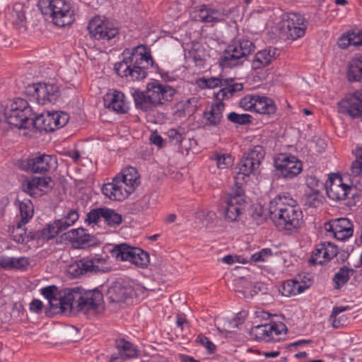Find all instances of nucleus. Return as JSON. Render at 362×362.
I'll return each instance as SVG.
<instances>
[{
  "mask_svg": "<svg viewBox=\"0 0 362 362\" xmlns=\"http://www.w3.org/2000/svg\"><path fill=\"white\" fill-rule=\"evenodd\" d=\"M309 287L305 283L300 282L295 279L288 280L283 283L281 292L283 296H296L305 291Z\"/></svg>",
  "mask_w": 362,
  "mask_h": 362,
  "instance_id": "nucleus-32",
  "label": "nucleus"
},
{
  "mask_svg": "<svg viewBox=\"0 0 362 362\" xmlns=\"http://www.w3.org/2000/svg\"><path fill=\"white\" fill-rule=\"evenodd\" d=\"M128 290L119 284L112 286L107 292L110 303L119 304V305L124 303L129 298Z\"/></svg>",
  "mask_w": 362,
  "mask_h": 362,
  "instance_id": "nucleus-30",
  "label": "nucleus"
},
{
  "mask_svg": "<svg viewBox=\"0 0 362 362\" xmlns=\"http://www.w3.org/2000/svg\"><path fill=\"white\" fill-rule=\"evenodd\" d=\"M269 211L279 230L294 231L303 223L302 211L296 205L295 200L288 196L279 194L272 199Z\"/></svg>",
  "mask_w": 362,
  "mask_h": 362,
  "instance_id": "nucleus-3",
  "label": "nucleus"
},
{
  "mask_svg": "<svg viewBox=\"0 0 362 362\" xmlns=\"http://www.w3.org/2000/svg\"><path fill=\"white\" fill-rule=\"evenodd\" d=\"M274 166L279 176L286 179H292L297 176L303 169V164L296 156L281 153L274 160Z\"/></svg>",
  "mask_w": 362,
  "mask_h": 362,
  "instance_id": "nucleus-12",
  "label": "nucleus"
},
{
  "mask_svg": "<svg viewBox=\"0 0 362 362\" xmlns=\"http://www.w3.org/2000/svg\"><path fill=\"white\" fill-rule=\"evenodd\" d=\"M325 228L332 232L334 237L339 240H345L353 235V224L346 218H341L327 222Z\"/></svg>",
  "mask_w": 362,
  "mask_h": 362,
  "instance_id": "nucleus-21",
  "label": "nucleus"
},
{
  "mask_svg": "<svg viewBox=\"0 0 362 362\" xmlns=\"http://www.w3.org/2000/svg\"><path fill=\"white\" fill-rule=\"evenodd\" d=\"M132 194L140 185V176L137 170L132 166L125 168L116 176Z\"/></svg>",
  "mask_w": 362,
  "mask_h": 362,
  "instance_id": "nucleus-24",
  "label": "nucleus"
},
{
  "mask_svg": "<svg viewBox=\"0 0 362 362\" xmlns=\"http://www.w3.org/2000/svg\"><path fill=\"white\" fill-rule=\"evenodd\" d=\"M65 299L66 315L81 312L86 315L95 313L102 307L103 293L98 289L86 290L81 287L69 288Z\"/></svg>",
  "mask_w": 362,
  "mask_h": 362,
  "instance_id": "nucleus-4",
  "label": "nucleus"
},
{
  "mask_svg": "<svg viewBox=\"0 0 362 362\" xmlns=\"http://www.w3.org/2000/svg\"><path fill=\"white\" fill-rule=\"evenodd\" d=\"M224 108L225 104L223 102H218L213 104L209 111H205L203 116L205 120L204 127H217L221 122Z\"/></svg>",
  "mask_w": 362,
  "mask_h": 362,
  "instance_id": "nucleus-26",
  "label": "nucleus"
},
{
  "mask_svg": "<svg viewBox=\"0 0 362 362\" xmlns=\"http://www.w3.org/2000/svg\"><path fill=\"white\" fill-rule=\"evenodd\" d=\"M332 321V327L334 328H339L341 326H343L346 322V318L344 316L333 317L332 319H329Z\"/></svg>",
  "mask_w": 362,
  "mask_h": 362,
  "instance_id": "nucleus-63",
  "label": "nucleus"
},
{
  "mask_svg": "<svg viewBox=\"0 0 362 362\" xmlns=\"http://www.w3.org/2000/svg\"><path fill=\"white\" fill-rule=\"evenodd\" d=\"M8 18L13 25L23 26L25 21V11L23 5L21 4H15L9 13Z\"/></svg>",
  "mask_w": 362,
  "mask_h": 362,
  "instance_id": "nucleus-42",
  "label": "nucleus"
},
{
  "mask_svg": "<svg viewBox=\"0 0 362 362\" xmlns=\"http://www.w3.org/2000/svg\"><path fill=\"white\" fill-rule=\"evenodd\" d=\"M124 95L120 91L115 90L104 97V105L117 113H124L128 108L124 100Z\"/></svg>",
  "mask_w": 362,
  "mask_h": 362,
  "instance_id": "nucleus-25",
  "label": "nucleus"
},
{
  "mask_svg": "<svg viewBox=\"0 0 362 362\" xmlns=\"http://www.w3.org/2000/svg\"><path fill=\"white\" fill-rule=\"evenodd\" d=\"M347 76L349 81L362 82V54L355 57L350 62Z\"/></svg>",
  "mask_w": 362,
  "mask_h": 362,
  "instance_id": "nucleus-34",
  "label": "nucleus"
},
{
  "mask_svg": "<svg viewBox=\"0 0 362 362\" xmlns=\"http://www.w3.org/2000/svg\"><path fill=\"white\" fill-rule=\"evenodd\" d=\"M286 329L284 324H264L251 328L250 336L256 341L269 342L278 340L279 335Z\"/></svg>",
  "mask_w": 362,
  "mask_h": 362,
  "instance_id": "nucleus-18",
  "label": "nucleus"
},
{
  "mask_svg": "<svg viewBox=\"0 0 362 362\" xmlns=\"http://www.w3.org/2000/svg\"><path fill=\"white\" fill-rule=\"evenodd\" d=\"M255 45L249 40L242 39L229 45L220 57L223 68H233L242 64L245 58L255 51Z\"/></svg>",
  "mask_w": 362,
  "mask_h": 362,
  "instance_id": "nucleus-7",
  "label": "nucleus"
},
{
  "mask_svg": "<svg viewBox=\"0 0 362 362\" xmlns=\"http://www.w3.org/2000/svg\"><path fill=\"white\" fill-rule=\"evenodd\" d=\"M355 191L353 187L345 184L342 177L338 175L330 176L329 184H327L326 187L327 197L334 202L343 201L350 197H354Z\"/></svg>",
  "mask_w": 362,
  "mask_h": 362,
  "instance_id": "nucleus-14",
  "label": "nucleus"
},
{
  "mask_svg": "<svg viewBox=\"0 0 362 362\" xmlns=\"http://www.w3.org/2000/svg\"><path fill=\"white\" fill-rule=\"evenodd\" d=\"M19 210L21 218L18 221L21 222L22 224H26L33 215V209L31 202H21L20 204Z\"/></svg>",
  "mask_w": 362,
  "mask_h": 362,
  "instance_id": "nucleus-46",
  "label": "nucleus"
},
{
  "mask_svg": "<svg viewBox=\"0 0 362 362\" xmlns=\"http://www.w3.org/2000/svg\"><path fill=\"white\" fill-rule=\"evenodd\" d=\"M353 269L346 267H341L339 271L333 276L332 281L334 284L335 289L341 288L350 279L351 276L354 274Z\"/></svg>",
  "mask_w": 362,
  "mask_h": 362,
  "instance_id": "nucleus-37",
  "label": "nucleus"
},
{
  "mask_svg": "<svg viewBox=\"0 0 362 362\" xmlns=\"http://www.w3.org/2000/svg\"><path fill=\"white\" fill-rule=\"evenodd\" d=\"M307 27V21L298 13H288L283 17L281 31L288 39L295 40L303 37Z\"/></svg>",
  "mask_w": 362,
  "mask_h": 362,
  "instance_id": "nucleus-10",
  "label": "nucleus"
},
{
  "mask_svg": "<svg viewBox=\"0 0 362 362\" xmlns=\"http://www.w3.org/2000/svg\"><path fill=\"white\" fill-rule=\"evenodd\" d=\"M272 251L270 248H264L260 251L251 255L250 259L254 262H260L266 261L272 257Z\"/></svg>",
  "mask_w": 362,
  "mask_h": 362,
  "instance_id": "nucleus-55",
  "label": "nucleus"
},
{
  "mask_svg": "<svg viewBox=\"0 0 362 362\" xmlns=\"http://www.w3.org/2000/svg\"><path fill=\"white\" fill-rule=\"evenodd\" d=\"M70 240L80 247L90 245L91 236L83 228L72 229L69 232Z\"/></svg>",
  "mask_w": 362,
  "mask_h": 362,
  "instance_id": "nucleus-39",
  "label": "nucleus"
},
{
  "mask_svg": "<svg viewBox=\"0 0 362 362\" xmlns=\"http://www.w3.org/2000/svg\"><path fill=\"white\" fill-rule=\"evenodd\" d=\"M319 189L306 190L304 195V204L309 207H317L321 200L319 197Z\"/></svg>",
  "mask_w": 362,
  "mask_h": 362,
  "instance_id": "nucleus-45",
  "label": "nucleus"
},
{
  "mask_svg": "<svg viewBox=\"0 0 362 362\" xmlns=\"http://www.w3.org/2000/svg\"><path fill=\"white\" fill-rule=\"evenodd\" d=\"M21 222L17 221L16 225L13 228L11 232L12 239L18 243H24L29 240V237L27 235L24 226Z\"/></svg>",
  "mask_w": 362,
  "mask_h": 362,
  "instance_id": "nucleus-43",
  "label": "nucleus"
},
{
  "mask_svg": "<svg viewBox=\"0 0 362 362\" xmlns=\"http://www.w3.org/2000/svg\"><path fill=\"white\" fill-rule=\"evenodd\" d=\"M111 252L117 260L128 261L136 267L144 268L149 263V255L146 252L126 243L115 245Z\"/></svg>",
  "mask_w": 362,
  "mask_h": 362,
  "instance_id": "nucleus-9",
  "label": "nucleus"
},
{
  "mask_svg": "<svg viewBox=\"0 0 362 362\" xmlns=\"http://www.w3.org/2000/svg\"><path fill=\"white\" fill-rule=\"evenodd\" d=\"M238 172L237 173L236 179H243L245 177H248L250 174H252L257 168H258L254 163L250 161L245 156L240 160L238 164Z\"/></svg>",
  "mask_w": 362,
  "mask_h": 362,
  "instance_id": "nucleus-40",
  "label": "nucleus"
},
{
  "mask_svg": "<svg viewBox=\"0 0 362 362\" xmlns=\"http://www.w3.org/2000/svg\"><path fill=\"white\" fill-rule=\"evenodd\" d=\"M8 124L18 129L34 127L40 131L48 130L47 112L36 115L28 101L18 98L6 105H0V124Z\"/></svg>",
  "mask_w": 362,
  "mask_h": 362,
  "instance_id": "nucleus-1",
  "label": "nucleus"
},
{
  "mask_svg": "<svg viewBox=\"0 0 362 362\" xmlns=\"http://www.w3.org/2000/svg\"><path fill=\"white\" fill-rule=\"evenodd\" d=\"M55 222L57 225L59 226L58 228L60 233L66 230L69 227L72 226V224L69 223L68 220L65 218L62 219L55 220Z\"/></svg>",
  "mask_w": 362,
  "mask_h": 362,
  "instance_id": "nucleus-62",
  "label": "nucleus"
},
{
  "mask_svg": "<svg viewBox=\"0 0 362 362\" xmlns=\"http://www.w3.org/2000/svg\"><path fill=\"white\" fill-rule=\"evenodd\" d=\"M122 62L115 64L117 75L129 81H141L147 76V70L153 66V60L149 49L139 45L132 49H125Z\"/></svg>",
  "mask_w": 362,
  "mask_h": 362,
  "instance_id": "nucleus-2",
  "label": "nucleus"
},
{
  "mask_svg": "<svg viewBox=\"0 0 362 362\" xmlns=\"http://www.w3.org/2000/svg\"><path fill=\"white\" fill-rule=\"evenodd\" d=\"M166 135L169 139V141L173 144H180L184 139L185 134L183 129H170L166 132Z\"/></svg>",
  "mask_w": 362,
  "mask_h": 362,
  "instance_id": "nucleus-51",
  "label": "nucleus"
},
{
  "mask_svg": "<svg viewBox=\"0 0 362 362\" xmlns=\"http://www.w3.org/2000/svg\"><path fill=\"white\" fill-rule=\"evenodd\" d=\"M255 111L259 114H273L276 111V105L272 99L257 95Z\"/></svg>",
  "mask_w": 362,
  "mask_h": 362,
  "instance_id": "nucleus-35",
  "label": "nucleus"
},
{
  "mask_svg": "<svg viewBox=\"0 0 362 362\" xmlns=\"http://www.w3.org/2000/svg\"><path fill=\"white\" fill-rule=\"evenodd\" d=\"M78 217L79 215L77 211L75 209H71L69 211L64 218L68 220L69 223L74 225L75 222L78 219Z\"/></svg>",
  "mask_w": 362,
  "mask_h": 362,
  "instance_id": "nucleus-61",
  "label": "nucleus"
},
{
  "mask_svg": "<svg viewBox=\"0 0 362 362\" xmlns=\"http://www.w3.org/2000/svg\"><path fill=\"white\" fill-rule=\"evenodd\" d=\"M150 141L154 145L158 147H161L163 145V139L160 135H158L156 132H153L151 134L150 136Z\"/></svg>",
  "mask_w": 362,
  "mask_h": 362,
  "instance_id": "nucleus-64",
  "label": "nucleus"
},
{
  "mask_svg": "<svg viewBox=\"0 0 362 362\" xmlns=\"http://www.w3.org/2000/svg\"><path fill=\"white\" fill-rule=\"evenodd\" d=\"M252 288L254 296L259 293L262 294L266 293L267 290L266 285L262 282L252 283Z\"/></svg>",
  "mask_w": 362,
  "mask_h": 362,
  "instance_id": "nucleus-59",
  "label": "nucleus"
},
{
  "mask_svg": "<svg viewBox=\"0 0 362 362\" xmlns=\"http://www.w3.org/2000/svg\"><path fill=\"white\" fill-rule=\"evenodd\" d=\"M257 95H247L240 101V106L245 110H255Z\"/></svg>",
  "mask_w": 362,
  "mask_h": 362,
  "instance_id": "nucleus-54",
  "label": "nucleus"
},
{
  "mask_svg": "<svg viewBox=\"0 0 362 362\" xmlns=\"http://www.w3.org/2000/svg\"><path fill=\"white\" fill-rule=\"evenodd\" d=\"M27 93L32 95L40 105L54 102L59 97V88L54 84L36 83L29 86Z\"/></svg>",
  "mask_w": 362,
  "mask_h": 362,
  "instance_id": "nucleus-15",
  "label": "nucleus"
},
{
  "mask_svg": "<svg viewBox=\"0 0 362 362\" xmlns=\"http://www.w3.org/2000/svg\"><path fill=\"white\" fill-rule=\"evenodd\" d=\"M105 208H99L91 210L87 214V217L86 218V222L90 225L92 223H97L100 218H104V211Z\"/></svg>",
  "mask_w": 362,
  "mask_h": 362,
  "instance_id": "nucleus-53",
  "label": "nucleus"
},
{
  "mask_svg": "<svg viewBox=\"0 0 362 362\" xmlns=\"http://www.w3.org/2000/svg\"><path fill=\"white\" fill-rule=\"evenodd\" d=\"M104 220L110 226H118L122 222V216L116 213L114 210L104 209Z\"/></svg>",
  "mask_w": 362,
  "mask_h": 362,
  "instance_id": "nucleus-47",
  "label": "nucleus"
},
{
  "mask_svg": "<svg viewBox=\"0 0 362 362\" xmlns=\"http://www.w3.org/2000/svg\"><path fill=\"white\" fill-rule=\"evenodd\" d=\"M57 162L54 156L38 154L23 160L21 168L34 173H45L57 168Z\"/></svg>",
  "mask_w": 362,
  "mask_h": 362,
  "instance_id": "nucleus-13",
  "label": "nucleus"
},
{
  "mask_svg": "<svg viewBox=\"0 0 362 362\" xmlns=\"http://www.w3.org/2000/svg\"><path fill=\"white\" fill-rule=\"evenodd\" d=\"M37 6L42 14L58 27L70 25L74 21V10L65 0H40Z\"/></svg>",
  "mask_w": 362,
  "mask_h": 362,
  "instance_id": "nucleus-6",
  "label": "nucleus"
},
{
  "mask_svg": "<svg viewBox=\"0 0 362 362\" xmlns=\"http://www.w3.org/2000/svg\"><path fill=\"white\" fill-rule=\"evenodd\" d=\"M276 52V49L272 47L257 52L252 62V68L259 69L269 65L274 58Z\"/></svg>",
  "mask_w": 362,
  "mask_h": 362,
  "instance_id": "nucleus-28",
  "label": "nucleus"
},
{
  "mask_svg": "<svg viewBox=\"0 0 362 362\" xmlns=\"http://www.w3.org/2000/svg\"><path fill=\"white\" fill-rule=\"evenodd\" d=\"M237 292L242 295V298L245 299H251L254 296L253 290L252 288V282L246 280L241 279L240 281L239 288L237 290ZM241 298L240 296H239Z\"/></svg>",
  "mask_w": 362,
  "mask_h": 362,
  "instance_id": "nucleus-48",
  "label": "nucleus"
},
{
  "mask_svg": "<svg viewBox=\"0 0 362 362\" xmlns=\"http://www.w3.org/2000/svg\"><path fill=\"white\" fill-rule=\"evenodd\" d=\"M11 269L25 270L30 264L28 258L25 257H21L18 258L11 257Z\"/></svg>",
  "mask_w": 362,
  "mask_h": 362,
  "instance_id": "nucleus-56",
  "label": "nucleus"
},
{
  "mask_svg": "<svg viewBox=\"0 0 362 362\" xmlns=\"http://www.w3.org/2000/svg\"><path fill=\"white\" fill-rule=\"evenodd\" d=\"M245 199L244 191L240 186H237L233 192L228 194L225 201L224 211L226 218L230 221H235L244 211Z\"/></svg>",
  "mask_w": 362,
  "mask_h": 362,
  "instance_id": "nucleus-11",
  "label": "nucleus"
},
{
  "mask_svg": "<svg viewBox=\"0 0 362 362\" xmlns=\"http://www.w3.org/2000/svg\"><path fill=\"white\" fill-rule=\"evenodd\" d=\"M102 192L105 197L112 201H122L131 194L116 176L111 182L103 185Z\"/></svg>",
  "mask_w": 362,
  "mask_h": 362,
  "instance_id": "nucleus-22",
  "label": "nucleus"
},
{
  "mask_svg": "<svg viewBox=\"0 0 362 362\" xmlns=\"http://www.w3.org/2000/svg\"><path fill=\"white\" fill-rule=\"evenodd\" d=\"M196 341L205 347L209 353H214L215 351L216 346L206 337L200 334L197 337Z\"/></svg>",
  "mask_w": 362,
  "mask_h": 362,
  "instance_id": "nucleus-58",
  "label": "nucleus"
},
{
  "mask_svg": "<svg viewBox=\"0 0 362 362\" xmlns=\"http://www.w3.org/2000/svg\"><path fill=\"white\" fill-rule=\"evenodd\" d=\"M233 81L229 80L228 83L227 85H224L223 88H222L218 93H217V98L221 100L228 99L231 98L233 94L238 91H240L243 86L240 83H230Z\"/></svg>",
  "mask_w": 362,
  "mask_h": 362,
  "instance_id": "nucleus-41",
  "label": "nucleus"
},
{
  "mask_svg": "<svg viewBox=\"0 0 362 362\" xmlns=\"http://www.w3.org/2000/svg\"><path fill=\"white\" fill-rule=\"evenodd\" d=\"M356 160L351 165V174L355 188L362 191V147H356L354 151Z\"/></svg>",
  "mask_w": 362,
  "mask_h": 362,
  "instance_id": "nucleus-27",
  "label": "nucleus"
},
{
  "mask_svg": "<svg viewBox=\"0 0 362 362\" xmlns=\"http://www.w3.org/2000/svg\"><path fill=\"white\" fill-rule=\"evenodd\" d=\"M176 90L171 86L158 80L148 83L146 91L134 90L132 95L136 107L144 111L151 110L153 107L172 101Z\"/></svg>",
  "mask_w": 362,
  "mask_h": 362,
  "instance_id": "nucleus-5",
  "label": "nucleus"
},
{
  "mask_svg": "<svg viewBox=\"0 0 362 362\" xmlns=\"http://www.w3.org/2000/svg\"><path fill=\"white\" fill-rule=\"evenodd\" d=\"M107 271L106 259L98 255L83 257L71 264L69 267V273L74 277L89 276Z\"/></svg>",
  "mask_w": 362,
  "mask_h": 362,
  "instance_id": "nucleus-8",
  "label": "nucleus"
},
{
  "mask_svg": "<svg viewBox=\"0 0 362 362\" xmlns=\"http://www.w3.org/2000/svg\"><path fill=\"white\" fill-rule=\"evenodd\" d=\"M49 177H33L25 180L21 185L22 190L30 196L36 197L42 195V192L49 187Z\"/></svg>",
  "mask_w": 362,
  "mask_h": 362,
  "instance_id": "nucleus-23",
  "label": "nucleus"
},
{
  "mask_svg": "<svg viewBox=\"0 0 362 362\" xmlns=\"http://www.w3.org/2000/svg\"><path fill=\"white\" fill-rule=\"evenodd\" d=\"M58 227L54 221L52 223L47 224L45 227L38 230L35 233V237L38 240L42 241L53 239L60 233Z\"/></svg>",
  "mask_w": 362,
  "mask_h": 362,
  "instance_id": "nucleus-38",
  "label": "nucleus"
},
{
  "mask_svg": "<svg viewBox=\"0 0 362 362\" xmlns=\"http://www.w3.org/2000/svg\"><path fill=\"white\" fill-rule=\"evenodd\" d=\"M88 29L91 37L103 42L110 41L119 33L117 28L108 21H101L100 19L90 21Z\"/></svg>",
  "mask_w": 362,
  "mask_h": 362,
  "instance_id": "nucleus-17",
  "label": "nucleus"
},
{
  "mask_svg": "<svg viewBox=\"0 0 362 362\" xmlns=\"http://www.w3.org/2000/svg\"><path fill=\"white\" fill-rule=\"evenodd\" d=\"M116 346L118 350V354L122 360L138 356L136 347L133 344L124 339L117 340Z\"/></svg>",
  "mask_w": 362,
  "mask_h": 362,
  "instance_id": "nucleus-33",
  "label": "nucleus"
},
{
  "mask_svg": "<svg viewBox=\"0 0 362 362\" xmlns=\"http://www.w3.org/2000/svg\"><path fill=\"white\" fill-rule=\"evenodd\" d=\"M341 112L346 114L353 119L362 116V90L346 95L339 103Z\"/></svg>",
  "mask_w": 362,
  "mask_h": 362,
  "instance_id": "nucleus-19",
  "label": "nucleus"
},
{
  "mask_svg": "<svg viewBox=\"0 0 362 362\" xmlns=\"http://www.w3.org/2000/svg\"><path fill=\"white\" fill-rule=\"evenodd\" d=\"M214 160L219 169H226L233 164V158L229 154H219L215 155Z\"/></svg>",
  "mask_w": 362,
  "mask_h": 362,
  "instance_id": "nucleus-49",
  "label": "nucleus"
},
{
  "mask_svg": "<svg viewBox=\"0 0 362 362\" xmlns=\"http://www.w3.org/2000/svg\"><path fill=\"white\" fill-rule=\"evenodd\" d=\"M69 288L65 290L62 293L56 286H49L41 289L42 295L48 300L49 311L52 314H65L68 301L65 299L66 292Z\"/></svg>",
  "mask_w": 362,
  "mask_h": 362,
  "instance_id": "nucleus-16",
  "label": "nucleus"
},
{
  "mask_svg": "<svg viewBox=\"0 0 362 362\" xmlns=\"http://www.w3.org/2000/svg\"><path fill=\"white\" fill-rule=\"evenodd\" d=\"M229 80L232 81V78H219L212 77L207 79L204 78L203 83L206 87L209 88H214L218 86H223L224 85H227L228 83Z\"/></svg>",
  "mask_w": 362,
  "mask_h": 362,
  "instance_id": "nucleus-52",
  "label": "nucleus"
},
{
  "mask_svg": "<svg viewBox=\"0 0 362 362\" xmlns=\"http://www.w3.org/2000/svg\"><path fill=\"white\" fill-rule=\"evenodd\" d=\"M337 45L341 49H346L350 46H362V30L358 33L349 31L344 33L339 38Z\"/></svg>",
  "mask_w": 362,
  "mask_h": 362,
  "instance_id": "nucleus-31",
  "label": "nucleus"
},
{
  "mask_svg": "<svg viewBox=\"0 0 362 362\" xmlns=\"http://www.w3.org/2000/svg\"><path fill=\"white\" fill-rule=\"evenodd\" d=\"M264 155L265 152L264 148L260 146H255L250 148L244 156L259 168L262 160L264 158Z\"/></svg>",
  "mask_w": 362,
  "mask_h": 362,
  "instance_id": "nucleus-44",
  "label": "nucleus"
},
{
  "mask_svg": "<svg viewBox=\"0 0 362 362\" xmlns=\"http://www.w3.org/2000/svg\"><path fill=\"white\" fill-rule=\"evenodd\" d=\"M227 119L233 123L244 125L251 122L252 116L249 114H238L232 112L227 115Z\"/></svg>",
  "mask_w": 362,
  "mask_h": 362,
  "instance_id": "nucleus-50",
  "label": "nucleus"
},
{
  "mask_svg": "<svg viewBox=\"0 0 362 362\" xmlns=\"http://www.w3.org/2000/svg\"><path fill=\"white\" fill-rule=\"evenodd\" d=\"M43 303L41 300L35 299L30 303V310L33 313H39L42 311Z\"/></svg>",
  "mask_w": 362,
  "mask_h": 362,
  "instance_id": "nucleus-60",
  "label": "nucleus"
},
{
  "mask_svg": "<svg viewBox=\"0 0 362 362\" xmlns=\"http://www.w3.org/2000/svg\"><path fill=\"white\" fill-rule=\"evenodd\" d=\"M338 255L337 247L330 242H323L316 245L309 259L310 264H323Z\"/></svg>",
  "mask_w": 362,
  "mask_h": 362,
  "instance_id": "nucleus-20",
  "label": "nucleus"
},
{
  "mask_svg": "<svg viewBox=\"0 0 362 362\" xmlns=\"http://www.w3.org/2000/svg\"><path fill=\"white\" fill-rule=\"evenodd\" d=\"M305 185L308 187L307 190H313V189H319L320 190V188L322 187V182H320V180L313 175H308L305 179Z\"/></svg>",
  "mask_w": 362,
  "mask_h": 362,
  "instance_id": "nucleus-57",
  "label": "nucleus"
},
{
  "mask_svg": "<svg viewBox=\"0 0 362 362\" xmlns=\"http://www.w3.org/2000/svg\"><path fill=\"white\" fill-rule=\"evenodd\" d=\"M197 17L202 22L216 23L222 20L221 13L216 9L204 6L197 11Z\"/></svg>",
  "mask_w": 362,
  "mask_h": 362,
  "instance_id": "nucleus-36",
  "label": "nucleus"
},
{
  "mask_svg": "<svg viewBox=\"0 0 362 362\" xmlns=\"http://www.w3.org/2000/svg\"><path fill=\"white\" fill-rule=\"evenodd\" d=\"M69 119V116L64 112H47L48 130L52 132L56 129L63 127Z\"/></svg>",
  "mask_w": 362,
  "mask_h": 362,
  "instance_id": "nucleus-29",
  "label": "nucleus"
}]
</instances>
